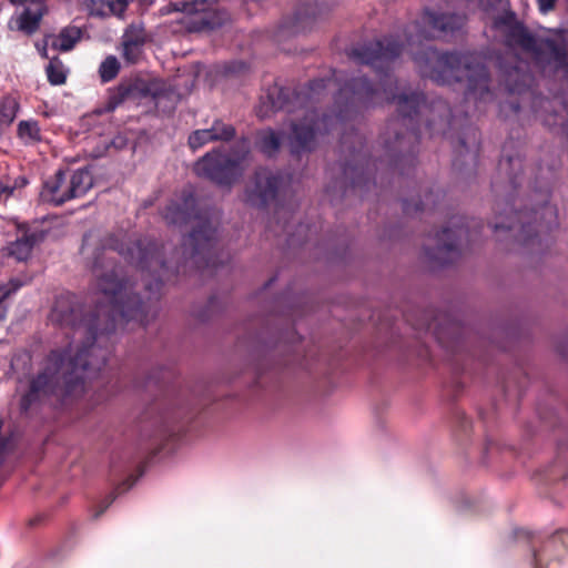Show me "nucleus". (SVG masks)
<instances>
[{
  "label": "nucleus",
  "instance_id": "nucleus-1",
  "mask_svg": "<svg viewBox=\"0 0 568 568\" xmlns=\"http://www.w3.org/2000/svg\"><path fill=\"white\" fill-rule=\"evenodd\" d=\"M162 215L170 225H191L181 248L165 257L150 237L119 241L112 234L91 230L83 235L81 254L94 277L95 306L84 313L72 293L59 295L50 312V321L72 331L63 349H53L31 381L21 399L28 413L38 405H63L69 397L84 392L105 366L112 352L113 334L131 322L141 327L149 323L150 301L164 281L179 275H213L223 263L216 251L219 214L213 209L197 210L196 199L184 190L164 207Z\"/></svg>",
  "mask_w": 568,
  "mask_h": 568
},
{
  "label": "nucleus",
  "instance_id": "nucleus-3",
  "mask_svg": "<svg viewBox=\"0 0 568 568\" xmlns=\"http://www.w3.org/2000/svg\"><path fill=\"white\" fill-rule=\"evenodd\" d=\"M466 14L462 12H437L424 9L417 19L405 28L406 44L410 48L412 59L423 78L440 85H452L466 80V101H474L476 109L489 103L495 94L489 87L487 68L473 52H440L432 45H422L423 41L447 40L466 24Z\"/></svg>",
  "mask_w": 568,
  "mask_h": 568
},
{
  "label": "nucleus",
  "instance_id": "nucleus-17",
  "mask_svg": "<svg viewBox=\"0 0 568 568\" xmlns=\"http://www.w3.org/2000/svg\"><path fill=\"white\" fill-rule=\"evenodd\" d=\"M17 226V237L13 242H10L8 252L10 256H13L17 261H27L31 255L34 245L40 242L43 235L39 232H31L20 225Z\"/></svg>",
  "mask_w": 568,
  "mask_h": 568
},
{
  "label": "nucleus",
  "instance_id": "nucleus-39",
  "mask_svg": "<svg viewBox=\"0 0 568 568\" xmlns=\"http://www.w3.org/2000/svg\"><path fill=\"white\" fill-rule=\"evenodd\" d=\"M534 568H539V559L537 552H534Z\"/></svg>",
  "mask_w": 568,
  "mask_h": 568
},
{
  "label": "nucleus",
  "instance_id": "nucleus-12",
  "mask_svg": "<svg viewBox=\"0 0 568 568\" xmlns=\"http://www.w3.org/2000/svg\"><path fill=\"white\" fill-rule=\"evenodd\" d=\"M480 143V134L477 128L466 126L458 136L455 148V158L453 161L454 169L462 171L466 162L476 164L478 160V150Z\"/></svg>",
  "mask_w": 568,
  "mask_h": 568
},
{
  "label": "nucleus",
  "instance_id": "nucleus-22",
  "mask_svg": "<svg viewBox=\"0 0 568 568\" xmlns=\"http://www.w3.org/2000/svg\"><path fill=\"white\" fill-rule=\"evenodd\" d=\"M439 197V192H434L433 190H430L427 193H425L424 199H404L403 211L406 215H415L419 212L426 211L435 206Z\"/></svg>",
  "mask_w": 568,
  "mask_h": 568
},
{
  "label": "nucleus",
  "instance_id": "nucleus-41",
  "mask_svg": "<svg viewBox=\"0 0 568 568\" xmlns=\"http://www.w3.org/2000/svg\"><path fill=\"white\" fill-rule=\"evenodd\" d=\"M6 444H7V442H6L4 437L2 436V444H1L2 452H3V450H4V448H6Z\"/></svg>",
  "mask_w": 568,
  "mask_h": 568
},
{
  "label": "nucleus",
  "instance_id": "nucleus-13",
  "mask_svg": "<svg viewBox=\"0 0 568 568\" xmlns=\"http://www.w3.org/2000/svg\"><path fill=\"white\" fill-rule=\"evenodd\" d=\"M68 173L69 171L58 170L53 176L44 181L40 192L42 202L59 206L71 200L68 192Z\"/></svg>",
  "mask_w": 568,
  "mask_h": 568
},
{
  "label": "nucleus",
  "instance_id": "nucleus-32",
  "mask_svg": "<svg viewBox=\"0 0 568 568\" xmlns=\"http://www.w3.org/2000/svg\"><path fill=\"white\" fill-rule=\"evenodd\" d=\"M557 0H537L538 9L546 14L555 8Z\"/></svg>",
  "mask_w": 568,
  "mask_h": 568
},
{
  "label": "nucleus",
  "instance_id": "nucleus-24",
  "mask_svg": "<svg viewBox=\"0 0 568 568\" xmlns=\"http://www.w3.org/2000/svg\"><path fill=\"white\" fill-rule=\"evenodd\" d=\"M207 129L217 142H230L236 136V129L221 119H215Z\"/></svg>",
  "mask_w": 568,
  "mask_h": 568
},
{
  "label": "nucleus",
  "instance_id": "nucleus-36",
  "mask_svg": "<svg viewBox=\"0 0 568 568\" xmlns=\"http://www.w3.org/2000/svg\"><path fill=\"white\" fill-rule=\"evenodd\" d=\"M48 47L49 45H45V38L43 39V44L42 45L40 43H37V49H38V51H39V53L41 54L42 58L49 59Z\"/></svg>",
  "mask_w": 568,
  "mask_h": 568
},
{
  "label": "nucleus",
  "instance_id": "nucleus-8",
  "mask_svg": "<svg viewBox=\"0 0 568 568\" xmlns=\"http://www.w3.org/2000/svg\"><path fill=\"white\" fill-rule=\"evenodd\" d=\"M464 239H474L470 223L464 216H453L448 225L435 234L434 246L426 247L425 253L430 261L447 265L458 257Z\"/></svg>",
  "mask_w": 568,
  "mask_h": 568
},
{
  "label": "nucleus",
  "instance_id": "nucleus-11",
  "mask_svg": "<svg viewBox=\"0 0 568 568\" xmlns=\"http://www.w3.org/2000/svg\"><path fill=\"white\" fill-rule=\"evenodd\" d=\"M166 90L159 82H134L118 85L111 97V103L116 106L124 101L151 97L156 104L166 95Z\"/></svg>",
  "mask_w": 568,
  "mask_h": 568
},
{
  "label": "nucleus",
  "instance_id": "nucleus-25",
  "mask_svg": "<svg viewBox=\"0 0 568 568\" xmlns=\"http://www.w3.org/2000/svg\"><path fill=\"white\" fill-rule=\"evenodd\" d=\"M18 134L26 144H33L41 140L37 121H21L18 125Z\"/></svg>",
  "mask_w": 568,
  "mask_h": 568
},
{
  "label": "nucleus",
  "instance_id": "nucleus-19",
  "mask_svg": "<svg viewBox=\"0 0 568 568\" xmlns=\"http://www.w3.org/2000/svg\"><path fill=\"white\" fill-rule=\"evenodd\" d=\"M69 194L71 200L81 197L93 186V176L88 168H81L73 171L68 176Z\"/></svg>",
  "mask_w": 568,
  "mask_h": 568
},
{
  "label": "nucleus",
  "instance_id": "nucleus-21",
  "mask_svg": "<svg viewBox=\"0 0 568 568\" xmlns=\"http://www.w3.org/2000/svg\"><path fill=\"white\" fill-rule=\"evenodd\" d=\"M307 13V8L298 9L291 19L280 27L276 37L280 39L285 36H295L305 32L311 22L310 19L306 18Z\"/></svg>",
  "mask_w": 568,
  "mask_h": 568
},
{
  "label": "nucleus",
  "instance_id": "nucleus-14",
  "mask_svg": "<svg viewBox=\"0 0 568 568\" xmlns=\"http://www.w3.org/2000/svg\"><path fill=\"white\" fill-rule=\"evenodd\" d=\"M501 87L508 93L523 94L528 91L532 84V75L528 72L523 63L515 65H500Z\"/></svg>",
  "mask_w": 568,
  "mask_h": 568
},
{
  "label": "nucleus",
  "instance_id": "nucleus-35",
  "mask_svg": "<svg viewBox=\"0 0 568 568\" xmlns=\"http://www.w3.org/2000/svg\"><path fill=\"white\" fill-rule=\"evenodd\" d=\"M112 144L116 148V149H121L123 148L125 144H126V139L122 135H118L115 136L113 140H112Z\"/></svg>",
  "mask_w": 568,
  "mask_h": 568
},
{
  "label": "nucleus",
  "instance_id": "nucleus-34",
  "mask_svg": "<svg viewBox=\"0 0 568 568\" xmlns=\"http://www.w3.org/2000/svg\"><path fill=\"white\" fill-rule=\"evenodd\" d=\"M114 500V497L106 498L102 504L100 510L94 515L95 518H98L102 513L112 504Z\"/></svg>",
  "mask_w": 568,
  "mask_h": 568
},
{
  "label": "nucleus",
  "instance_id": "nucleus-9",
  "mask_svg": "<svg viewBox=\"0 0 568 568\" xmlns=\"http://www.w3.org/2000/svg\"><path fill=\"white\" fill-rule=\"evenodd\" d=\"M285 176L267 168H258L247 182L243 201L248 206L264 210L283 192Z\"/></svg>",
  "mask_w": 568,
  "mask_h": 568
},
{
  "label": "nucleus",
  "instance_id": "nucleus-28",
  "mask_svg": "<svg viewBox=\"0 0 568 568\" xmlns=\"http://www.w3.org/2000/svg\"><path fill=\"white\" fill-rule=\"evenodd\" d=\"M119 70L120 64L118 59L114 55H109L100 64L99 74L103 82H109L118 75Z\"/></svg>",
  "mask_w": 568,
  "mask_h": 568
},
{
  "label": "nucleus",
  "instance_id": "nucleus-31",
  "mask_svg": "<svg viewBox=\"0 0 568 568\" xmlns=\"http://www.w3.org/2000/svg\"><path fill=\"white\" fill-rule=\"evenodd\" d=\"M24 281L16 277L10 280L8 285H2V301L24 285Z\"/></svg>",
  "mask_w": 568,
  "mask_h": 568
},
{
  "label": "nucleus",
  "instance_id": "nucleus-40",
  "mask_svg": "<svg viewBox=\"0 0 568 568\" xmlns=\"http://www.w3.org/2000/svg\"><path fill=\"white\" fill-rule=\"evenodd\" d=\"M464 2H466V0H458V3L454 4V8L462 9L464 7Z\"/></svg>",
  "mask_w": 568,
  "mask_h": 568
},
{
  "label": "nucleus",
  "instance_id": "nucleus-6",
  "mask_svg": "<svg viewBox=\"0 0 568 568\" xmlns=\"http://www.w3.org/2000/svg\"><path fill=\"white\" fill-rule=\"evenodd\" d=\"M250 151L245 138L240 139L229 153L221 148L213 149L194 163V173L219 186L230 187L243 175Z\"/></svg>",
  "mask_w": 568,
  "mask_h": 568
},
{
  "label": "nucleus",
  "instance_id": "nucleus-4",
  "mask_svg": "<svg viewBox=\"0 0 568 568\" xmlns=\"http://www.w3.org/2000/svg\"><path fill=\"white\" fill-rule=\"evenodd\" d=\"M525 169L520 152L514 151L513 142H506L497 176L491 182L498 210L491 227L500 242L514 239L524 246H539L540 233L558 226V214L556 207L549 203V190L538 187L537 180L529 182V187L538 197L537 204L529 210L516 209L519 189L526 181Z\"/></svg>",
  "mask_w": 568,
  "mask_h": 568
},
{
  "label": "nucleus",
  "instance_id": "nucleus-10",
  "mask_svg": "<svg viewBox=\"0 0 568 568\" xmlns=\"http://www.w3.org/2000/svg\"><path fill=\"white\" fill-rule=\"evenodd\" d=\"M531 106L536 119L550 130L560 129L568 140V94L560 99L535 95Z\"/></svg>",
  "mask_w": 568,
  "mask_h": 568
},
{
  "label": "nucleus",
  "instance_id": "nucleus-15",
  "mask_svg": "<svg viewBox=\"0 0 568 568\" xmlns=\"http://www.w3.org/2000/svg\"><path fill=\"white\" fill-rule=\"evenodd\" d=\"M47 6L24 7L23 10L8 21L10 30H17L26 36H32L40 27L43 16L47 13Z\"/></svg>",
  "mask_w": 568,
  "mask_h": 568
},
{
  "label": "nucleus",
  "instance_id": "nucleus-23",
  "mask_svg": "<svg viewBox=\"0 0 568 568\" xmlns=\"http://www.w3.org/2000/svg\"><path fill=\"white\" fill-rule=\"evenodd\" d=\"M48 81L52 85H61L67 80L68 70L58 57L49 59V63L45 68Z\"/></svg>",
  "mask_w": 568,
  "mask_h": 568
},
{
  "label": "nucleus",
  "instance_id": "nucleus-18",
  "mask_svg": "<svg viewBox=\"0 0 568 568\" xmlns=\"http://www.w3.org/2000/svg\"><path fill=\"white\" fill-rule=\"evenodd\" d=\"M81 37L82 31L80 28L68 26L61 29L58 34L45 36V45H50L55 51L68 52L75 47Z\"/></svg>",
  "mask_w": 568,
  "mask_h": 568
},
{
  "label": "nucleus",
  "instance_id": "nucleus-5",
  "mask_svg": "<svg viewBox=\"0 0 568 568\" xmlns=\"http://www.w3.org/2000/svg\"><path fill=\"white\" fill-rule=\"evenodd\" d=\"M491 29L500 37L504 45L529 54L542 73H562L568 85L567 41L560 32L537 36L528 30L513 10H504L494 17Z\"/></svg>",
  "mask_w": 568,
  "mask_h": 568
},
{
  "label": "nucleus",
  "instance_id": "nucleus-27",
  "mask_svg": "<svg viewBox=\"0 0 568 568\" xmlns=\"http://www.w3.org/2000/svg\"><path fill=\"white\" fill-rule=\"evenodd\" d=\"M212 142H217V141H216L215 135H211L209 129L195 130L189 135V139H187L189 146L193 151L199 150V149L203 148L204 145L212 143Z\"/></svg>",
  "mask_w": 568,
  "mask_h": 568
},
{
  "label": "nucleus",
  "instance_id": "nucleus-30",
  "mask_svg": "<svg viewBox=\"0 0 568 568\" xmlns=\"http://www.w3.org/2000/svg\"><path fill=\"white\" fill-rule=\"evenodd\" d=\"M19 104L14 98L6 97L2 99V122L11 123L17 116Z\"/></svg>",
  "mask_w": 568,
  "mask_h": 568
},
{
  "label": "nucleus",
  "instance_id": "nucleus-38",
  "mask_svg": "<svg viewBox=\"0 0 568 568\" xmlns=\"http://www.w3.org/2000/svg\"><path fill=\"white\" fill-rule=\"evenodd\" d=\"M283 231L290 235L288 243H290V244H293V243H294V239H293V237H294V234H290V233H288V224H286V223H285V224L283 225Z\"/></svg>",
  "mask_w": 568,
  "mask_h": 568
},
{
  "label": "nucleus",
  "instance_id": "nucleus-2",
  "mask_svg": "<svg viewBox=\"0 0 568 568\" xmlns=\"http://www.w3.org/2000/svg\"><path fill=\"white\" fill-rule=\"evenodd\" d=\"M403 50L404 43L389 36L347 51L356 64L375 71L381 90L365 77L344 80L339 72L332 71L331 77L311 80L293 92L275 84L261 97V118L280 110H303L302 120L291 122L287 142L292 155L312 152L322 128L327 132L344 129L338 146L342 174L327 185L328 195L337 189L343 195H364L377 185L379 171L408 174L416 164L422 118L432 134L452 124V111L445 101L428 104L422 91L406 87L397 92L390 72Z\"/></svg>",
  "mask_w": 568,
  "mask_h": 568
},
{
  "label": "nucleus",
  "instance_id": "nucleus-29",
  "mask_svg": "<svg viewBox=\"0 0 568 568\" xmlns=\"http://www.w3.org/2000/svg\"><path fill=\"white\" fill-rule=\"evenodd\" d=\"M28 181L22 174H8L6 181H2V194L12 195L14 191L21 190Z\"/></svg>",
  "mask_w": 568,
  "mask_h": 568
},
{
  "label": "nucleus",
  "instance_id": "nucleus-16",
  "mask_svg": "<svg viewBox=\"0 0 568 568\" xmlns=\"http://www.w3.org/2000/svg\"><path fill=\"white\" fill-rule=\"evenodd\" d=\"M145 44V31L143 27L131 24L122 36L123 59L128 63H136L142 55Z\"/></svg>",
  "mask_w": 568,
  "mask_h": 568
},
{
  "label": "nucleus",
  "instance_id": "nucleus-37",
  "mask_svg": "<svg viewBox=\"0 0 568 568\" xmlns=\"http://www.w3.org/2000/svg\"><path fill=\"white\" fill-rule=\"evenodd\" d=\"M507 105L513 110V112L515 114H517L519 112V109H520L519 102L510 101V102L507 103Z\"/></svg>",
  "mask_w": 568,
  "mask_h": 568
},
{
  "label": "nucleus",
  "instance_id": "nucleus-7",
  "mask_svg": "<svg viewBox=\"0 0 568 568\" xmlns=\"http://www.w3.org/2000/svg\"><path fill=\"white\" fill-rule=\"evenodd\" d=\"M168 8L184 14L182 23L191 33L213 31L230 21V13L219 6V0H179Z\"/></svg>",
  "mask_w": 568,
  "mask_h": 568
},
{
  "label": "nucleus",
  "instance_id": "nucleus-26",
  "mask_svg": "<svg viewBox=\"0 0 568 568\" xmlns=\"http://www.w3.org/2000/svg\"><path fill=\"white\" fill-rule=\"evenodd\" d=\"M132 0H100L99 9H92V13L94 14H115L121 16L126 10L129 3Z\"/></svg>",
  "mask_w": 568,
  "mask_h": 568
},
{
  "label": "nucleus",
  "instance_id": "nucleus-20",
  "mask_svg": "<svg viewBox=\"0 0 568 568\" xmlns=\"http://www.w3.org/2000/svg\"><path fill=\"white\" fill-rule=\"evenodd\" d=\"M255 145L267 158H274L282 145V134L273 129H264L257 132Z\"/></svg>",
  "mask_w": 568,
  "mask_h": 568
},
{
  "label": "nucleus",
  "instance_id": "nucleus-33",
  "mask_svg": "<svg viewBox=\"0 0 568 568\" xmlns=\"http://www.w3.org/2000/svg\"><path fill=\"white\" fill-rule=\"evenodd\" d=\"M13 4H19L23 7H31V6H47V0H9Z\"/></svg>",
  "mask_w": 568,
  "mask_h": 568
}]
</instances>
